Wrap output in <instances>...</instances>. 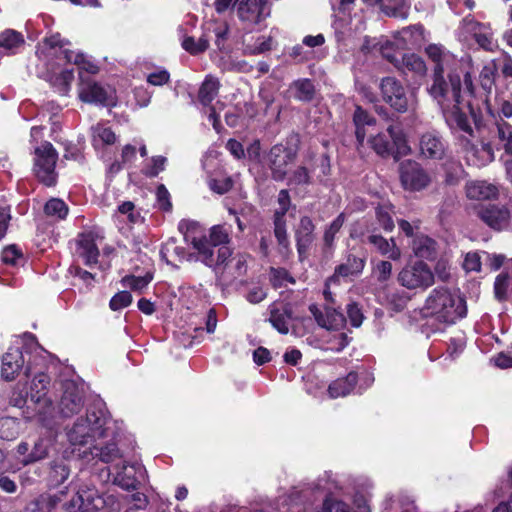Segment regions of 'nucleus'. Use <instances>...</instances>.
Segmentation results:
<instances>
[{"label":"nucleus","instance_id":"6","mask_svg":"<svg viewBox=\"0 0 512 512\" xmlns=\"http://www.w3.org/2000/svg\"><path fill=\"white\" fill-rule=\"evenodd\" d=\"M33 174L37 181L45 187H55L58 182L56 164L58 152L49 141H43L34 149Z\"/></svg>","mask_w":512,"mask_h":512},{"label":"nucleus","instance_id":"19","mask_svg":"<svg viewBox=\"0 0 512 512\" xmlns=\"http://www.w3.org/2000/svg\"><path fill=\"white\" fill-rule=\"evenodd\" d=\"M315 224L311 217L301 216L299 223L294 231L296 249L300 262L305 261L309 256V251L315 241Z\"/></svg>","mask_w":512,"mask_h":512},{"label":"nucleus","instance_id":"41","mask_svg":"<svg viewBox=\"0 0 512 512\" xmlns=\"http://www.w3.org/2000/svg\"><path fill=\"white\" fill-rule=\"evenodd\" d=\"M363 2L370 6L380 4L381 11L389 17H407V11L402 1L394 4H391V0H386V2H383V0H363Z\"/></svg>","mask_w":512,"mask_h":512},{"label":"nucleus","instance_id":"45","mask_svg":"<svg viewBox=\"0 0 512 512\" xmlns=\"http://www.w3.org/2000/svg\"><path fill=\"white\" fill-rule=\"evenodd\" d=\"M69 208L67 204L59 198H51L44 206V212L47 216L65 219L68 215Z\"/></svg>","mask_w":512,"mask_h":512},{"label":"nucleus","instance_id":"34","mask_svg":"<svg viewBox=\"0 0 512 512\" xmlns=\"http://www.w3.org/2000/svg\"><path fill=\"white\" fill-rule=\"evenodd\" d=\"M219 89V80L212 75H207L198 90L199 103L204 107L212 105V102L218 96Z\"/></svg>","mask_w":512,"mask_h":512},{"label":"nucleus","instance_id":"12","mask_svg":"<svg viewBox=\"0 0 512 512\" xmlns=\"http://www.w3.org/2000/svg\"><path fill=\"white\" fill-rule=\"evenodd\" d=\"M399 178L401 185L408 191H422L431 183L427 170L415 160H404L399 165Z\"/></svg>","mask_w":512,"mask_h":512},{"label":"nucleus","instance_id":"13","mask_svg":"<svg viewBox=\"0 0 512 512\" xmlns=\"http://www.w3.org/2000/svg\"><path fill=\"white\" fill-rule=\"evenodd\" d=\"M277 202L279 208H277L273 214L274 236L280 247V252L290 253V241L287 234L285 216L290 209L291 198L287 189H282L279 191Z\"/></svg>","mask_w":512,"mask_h":512},{"label":"nucleus","instance_id":"46","mask_svg":"<svg viewBox=\"0 0 512 512\" xmlns=\"http://www.w3.org/2000/svg\"><path fill=\"white\" fill-rule=\"evenodd\" d=\"M182 48L191 55H199L209 48V40L205 37L196 40L192 36H187L182 41Z\"/></svg>","mask_w":512,"mask_h":512},{"label":"nucleus","instance_id":"29","mask_svg":"<svg viewBox=\"0 0 512 512\" xmlns=\"http://www.w3.org/2000/svg\"><path fill=\"white\" fill-rule=\"evenodd\" d=\"M358 373L350 371L347 375L332 381L327 389L330 398L336 399L349 395L358 383Z\"/></svg>","mask_w":512,"mask_h":512},{"label":"nucleus","instance_id":"2","mask_svg":"<svg viewBox=\"0 0 512 512\" xmlns=\"http://www.w3.org/2000/svg\"><path fill=\"white\" fill-rule=\"evenodd\" d=\"M424 309L438 321L453 324L467 315L465 297L447 287L434 288L425 301Z\"/></svg>","mask_w":512,"mask_h":512},{"label":"nucleus","instance_id":"18","mask_svg":"<svg viewBox=\"0 0 512 512\" xmlns=\"http://www.w3.org/2000/svg\"><path fill=\"white\" fill-rule=\"evenodd\" d=\"M419 150L423 158L440 161L446 159L449 145L439 132L428 131L420 137Z\"/></svg>","mask_w":512,"mask_h":512},{"label":"nucleus","instance_id":"7","mask_svg":"<svg viewBox=\"0 0 512 512\" xmlns=\"http://www.w3.org/2000/svg\"><path fill=\"white\" fill-rule=\"evenodd\" d=\"M387 132L389 136L380 133L369 139L371 148L378 156L384 159L392 157L398 161L411 152L406 136L399 127L390 125Z\"/></svg>","mask_w":512,"mask_h":512},{"label":"nucleus","instance_id":"8","mask_svg":"<svg viewBox=\"0 0 512 512\" xmlns=\"http://www.w3.org/2000/svg\"><path fill=\"white\" fill-rule=\"evenodd\" d=\"M473 214L494 232H504L512 228L510 208L500 203H479L472 206Z\"/></svg>","mask_w":512,"mask_h":512},{"label":"nucleus","instance_id":"52","mask_svg":"<svg viewBox=\"0 0 512 512\" xmlns=\"http://www.w3.org/2000/svg\"><path fill=\"white\" fill-rule=\"evenodd\" d=\"M375 217L379 226L385 232H392L395 224L388 207L379 205L375 209Z\"/></svg>","mask_w":512,"mask_h":512},{"label":"nucleus","instance_id":"42","mask_svg":"<svg viewBox=\"0 0 512 512\" xmlns=\"http://www.w3.org/2000/svg\"><path fill=\"white\" fill-rule=\"evenodd\" d=\"M73 80V69H64L60 73L51 76L50 83L57 93L66 95L70 90Z\"/></svg>","mask_w":512,"mask_h":512},{"label":"nucleus","instance_id":"61","mask_svg":"<svg viewBox=\"0 0 512 512\" xmlns=\"http://www.w3.org/2000/svg\"><path fill=\"white\" fill-rule=\"evenodd\" d=\"M163 254H170L171 256H174L178 261L182 262L187 255V249L183 246L177 245L175 238H169L164 243Z\"/></svg>","mask_w":512,"mask_h":512},{"label":"nucleus","instance_id":"33","mask_svg":"<svg viewBox=\"0 0 512 512\" xmlns=\"http://www.w3.org/2000/svg\"><path fill=\"white\" fill-rule=\"evenodd\" d=\"M67 435L72 445H86L95 438H98V436L94 434V430L83 418L77 419Z\"/></svg>","mask_w":512,"mask_h":512},{"label":"nucleus","instance_id":"21","mask_svg":"<svg viewBox=\"0 0 512 512\" xmlns=\"http://www.w3.org/2000/svg\"><path fill=\"white\" fill-rule=\"evenodd\" d=\"M237 15L240 21L257 25L262 22L268 14L264 13L267 0H235Z\"/></svg>","mask_w":512,"mask_h":512},{"label":"nucleus","instance_id":"50","mask_svg":"<svg viewBox=\"0 0 512 512\" xmlns=\"http://www.w3.org/2000/svg\"><path fill=\"white\" fill-rule=\"evenodd\" d=\"M510 286V275L508 272H501L494 282V295L499 301L507 299L508 289Z\"/></svg>","mask_w":512,"mask_h":512},{"label":"nucleus","instance_id":"4","mask_svg":"<svg viewBox=\"0 0 512 512\" xmlns=\"http://www.w3.org/2000/svg\"><path fill=\"white\" fill-rule=\"evenodd\" d=\"M51 378L45 372H38L35 374L30 391L28 393L30 401L35 405V417L37 421L51 433L54 421L55 408L53 401L47 397Z\"/></svg>","mask_w":512,"mask_h":512},{"label":"nucleus","instance_id":"17","mask_svg":"<svg viewBox=\"0 0 512 512\" xmlns=\"http://www.w3.org/2000/svg\"><path fill=\"white\" fill-rule=\"evenodd\" d=\"M1 377L5 381H13L24 368V374L29 377L32 374V367L28 361L25 365V359L22 350L10 347L1 359Z\"/></svg>","mask_w":512,"mask_h":512},{"label":"nucleus","instance_id":"47","mask_svg":"<svg viewBox=\"0 0 512 512\" xmlns=\"http://www.w3.org/2000/svg\"><path fill=\"white\" fill-rule=\"evenodd\" d=\"M403 66L411 72L416 73L417 75L423 76L426 74L427 67L419 55L415 53L404 54L402 58Z\"/></svg>","mask_w":512,"mask_h":512},{"label":"nucleus","instance_id":"58","mask_svg":"<svg viewBox=\"0 0 512 512\" xmlns=\"http://www.w3.org/2000/svg\"><path fill=\"white\" fill-rule=\"evenodd\" d=\"M132 295L129 291H120L116 293L109 302V307L112 311H119L128 307L132 303Z\"/></svg>","mask_w":512,"mask_h":512},{"label":"nucleus","instance_id":"55","mask_svg":"<svg viewBox=\"0 0 512 512\" xmlns=\"http://www.w3.org/2000/svg\"><path fill=\"white\" fill-rule=\"evenodd\" d=\"M346 313L350 324L353 327L358 328L362 325L365 317L362 311V307L359 303L355 301L348 303L346 306Z\"/></svg>","mask_w":512,"mask_h":512},{"label":"nucleus","instance_id":"30","mask_svg":"<svg viewBox=\"0 0 512 512\" xmlns=\"http://www.w3.org/2000/svg\"><path fill=\"white\" fill-rule=\"evenodd\" d=\"M412 249L416 257L433 261L438 255L437 242L424 234H417L412 241Z\"/></svg>","mask_w":512,"mask_h":512},{"label":"nucleus","instance_id":"39","mask_svg":"<svg viewBox=\"0 0 512 512\" xmlns=\"http://www.w3.org/2000/svg\"><path fill=\"white\" fill-rule=\"evenodd\" d=\"M63 59L67 63H73L78 66L80 70H83L89 74H97L99 72V67L86 59L83 53H74L70 49L63 50Z\"/></svg>","mask_w":512,"mask_h":512},{"label":"nucleus","instance_id":"14","mask_svg":"<svg viewBox=\"0 0 512 512\" xmlns=\"http://www.w3.org/2000/svg\"><path fill=\"white\" fill-rule=\"evenodd\" d=\"M398 281L408 289L427 288L434 282V276L427 264L420 261L412 266L403 268Z\"/></svg>","mask_w":512,"mask_h":512},{"label":"nucleus","instance_id":"22","mask_svg":"<svg viewBox=\"0 0 512 512\" xmlns=\"http://www.w3.org/2000/svg\"><path fill=\"white\" fill-rule=\"evenodd\" d=\"M232 227L228 224H217L213 225L209 231L208 235H202L200 238H204L208 245L209 249H213L218 247L217 251L222 249H226L228 251L227 256V264L229 263L231 256L233 254V249L229 246L232 238Z\"/></svg>","mask_w":512,"mask_h":512},{"label":"nucleus","instance_id":"36","mask_svg":"<svg viewBox=\"0 0 512 512\" xmlns=\"http://www.w3.org/2000/svg\"><path fill=\"white\" fill-rule=\"evenodd\" d=\"M346 220L344 212L338 214V216L325 228L323 233V251L325 253H333L335 250V239L336 235L342 229Z\"/></svg>","mask_w":512,"mask_h":512},{"label":"nucleus","instance_id":"16","mask_svg":"<svg viewBox=\"0 0 512 512\" xmlns=\"http://www.w3.org/2000/svg\"><path fill=\"white\" fill-rule=\"evenodd\" d=\"M98 238V233L93 230L80 232L76 238V255L89 268H93L99 263L100 250L97 245Z\"/></svg>","mask_w":512,"mask_h":512},{"label":"nucleus","instance_id":"28","mask_svg":"<svg viewBox=\"0 0 512 512\" xmlns=\"http://www.w3.org/2000/svg\"><path fill=\"white\" fill-rule=\"evenodd\" d=\"M65 496L66 493L63 491L54 495L42 494L26 505L25 512H59Z\"/></svg>","mask_w":512,"mask_h":512},{"label":"nucleus","instance_id":"56","mask_svg":"<svg viewBox=\"0 0 512 512\" xmlns=\"http://www.w3.org/2000/svg\"><path fill=\"white\" fill-rule=\"evenodd\" d=\"M230 28L227 22L216 23L213 28L215 35V45L219 51H225V43L229 37Z\"/></svg>","mask_w":512,"mask_h":512},{"label":"nucleus","instance_id":"59","mask_svg":"<svg viewBox=\"0 0 512 512\" xmlns=\"http://www.w3.org/2000/svg\"><path fill=\"white\" fill-rule=\"evenodd\" d=\"M353 123L355 126H372L376 124V119L362 106L356 105L353 113Z\"/></svg>","mask_w":512,"mask_h":512},{"label":"nucleus","instance_id":"27","mask_svg":"<svg viewBox=\"0 0 512 512\" xmlns=\"http://www.w3.org/2000/svg\"><path fill=\"white\" fill-rule=\"evenodd\" d=\"M465 192L470 200L490 201L497 200L499 197L498 187L485 180L468 182L465 186Z\"/></svg>","mask_w":512,"mask_h":512},{"label":"nucleus","instance_id":"40","mask_svg":"<svg viewBox=\"0 0 512 512\" xmlns=\"http://www.w3.org/2000/svg\"><path fill=\"white\" fill-rule=\"evenodd\" d=\"M291 89L294 90V98L302 102H310L315 96V86L308 78L295 80Z\"/></svg>","mask_w":512,"mask_h":512},{"label":"nucleus","instance_id":"10","mask_svg":"<svg viewBox=\"0 0 512 512\" xmlns=\"http://www.w3.org/2000/svg\"><path fill=\"white\" fill-rule=\"evenodd\" d=\"M379 91L381 99L391 109L398 113H405L409 108V97L406 87L394 76H386L380 80Z\"/></svg>","mask_w":512,"mask_h":512},{"label":"nucleus","instance_id":"49","mask_svg":"<svg viewBox=\"0 0 512 512\" xmlns=\"http://www.w3.org/2000/svg\"><path fill=\"white\" fill-rule=\"evenodd\" d=\"M310 184H312V177L306 166H298L288 177V185L309 186Z\"/></svg>","mask_w":512,"mask_h":512},{"label":"nucleus","instance_id":"63","mask_svg":"<svg viewBox=\"0 0 512 512\" xmlns=\"http://www.w3.org/2000/svg\"><path fill=\"white\" fill-rule=\"evenodd\" d=\"M151 161L152 164L143 170V174L148 178L157 177L160 172L164 171L167 159L159 155L152 157Z\"/></svg>","mask_w":512,"mask_h":512},{"label":"nucleus","instance_id":"57","mask_svg":"<svg viewBox=\"0 0 512 512\" xmlns=\"http://www.w3.org/2000/svg\"><path fill=\"white\" fill-rule=\"evenodd\" d=\"M156 200L158 207L163 212H171L173 204L171 202V196L164 184H159L156 188Z\"/></svg>","mask_w":512,"mask_h":512},{"label":"nucleus","instance_id":"37","mask_svg":"<svg viewBox=\"0 0 512 512\" xmlns=\"http://www.w3.org/2000/svg\"><path fill=\"white\" fill-rule=\"evenodd\" d=\"M83 420L89 424L94 430V434L98 438L105 436V425L107 417L105 411L101 407L91 406L87 409L86 417Z\"/></svg>","mask_w":512,"mask_h":512},{"label":"nucleus","instance_id":"5","mask_svg":"<svg viewBox=\"0 0 512 512\" xmlns=\"http://www.w3.org/2000/svg\"><path fill=\"white\" fill-rule=\"evenodd\" d=\"M299 143V136L296 134L270 148L267 163L274 181L282 182L287 178L290 165L297 159Z\"/></svg>","mask_w":512,"mask_h":512},{"label":"nucleus","instance_id":"35","mask_svg":"<svg viewBox=\"0 0 512 512\" xmlns=\"http://www.w3.org/2000/svg\"><path fill=\"white\" fill-rule=\"evenodd\" d=\"M497 67L495 63L484 65L479 74L480 87L483 90V103L489 106L490 95L495 87Z\"/></svg>","mask_w":512,"mask_h":512},{"label":"nucleus","instance_id":"24","mask_svg":"<svg viewBox=\"0 0 512 512\" xmlns=\"http://www.w3.org/2000/svg\"><path fill=\"white\" fill-rule=\"evenodd\" d=\"M451 75H459L458 73L451 72L448 74V81L444 78V67L440 65L434 66L432 74V84L428 88V92L433 99L439 104L443 105L445 101L452 100L451 92Z\"/></svg>","mask_w":512,"mask_h":512},{"label":"nucleus","instance_id":"48","mask_svg":"<svg viewBox=\"0 0 512 512\" xmlns=\"http://www.w3.org/2000/svg\"><path fill=\"white\" fill-rule=\"evenodd\" d=\"M115 482L118 486L127 491L136 490L140 484L139 480L135 476L133 468L128 470L126 467L122 472L117 474Z\"/></svg>","mask_w":512,"mask_h":512},{"label":"nucleus","instance_id":"20","mask_svg":"<svg viewBox=\"0 0 512 512\" xmlns=\"http://www.w3.org/2000/svg\"><path fill=\"white\" fill-rule=\"evenodd\" d=\"M52 443L51 436H40L34 441L32 447L28 442H21L17 446V453L23 456L22 463L29 465L45 459L49 454Z\"/></svg>","mask_w":512,"mask_h":512},{"label":"nucleus","instance_id":"1","mask_svg":"<svg viewBox=\"0 0 512 512\" xmlns=\"http://www.w3.org/2000/svg\"><path fill=\"white\" fill-rule=\"evenodd\" d=\"M451 92L454 104L442 106V114L446 125L452 134H459L466 152L476 155L477 146L472 143L476 133L484 127V118L480 108H475L471 102L467 103L468 112L460 106L462 103V81L460 75H451Z\"/></svg>","mask_w":512,"mask_h":512},{"label":"nucleus","instance_id":"43","mask_svg":"<svg viewBox=\"0 0 512 512\" xmlns=\"http://www.w3.org/2000/svg\"><path fill=\"white\" fill-rule=\"evenodd\" d=\"M70 469L63 461H53L49 471V481L52 485L59 486L63 484L69 477Z\"/></svg>","mask_w":512,"mask_h":512},{"label":"nucleus","instance_id":"32","mask_svg":"<svg viewBox=\"0 0 512 512\" xmlns=\"http://www.w3.org/2000/svg\"><path fill=\"white\" fill-rule=\"evenodd\" d=\"M366 241L373 245L381 255L388 256L391 260L396 261L401 257V251L397 247L394 238L387 240L381 235L372 233L367 236Z\"/></svg>","mask_w":512,"mask_h":512},{"label":"nucleus","instance_id":"44","mask_svg":"<svg viewBox=\"0 0 512 512\" xmlns=\"http://www.w3.org/2000/svg\"><path fill=\"white\" fill-rule=\"evenodd\" d=\"M153 275L147 272L144 276L126 275L121 279L124 287L130 288L132 291L141 293L152 281Z\"/></svg>","mask_w":512,"mask_h":512},{"label":"nucleus","instance_id":"38","mask_svg":"<svg viewBox=\"0 0 512 512\" xmlns=\"http://www.w3.org/2000/svg\"><path fill=\"white\" fill-rule=\"evenodd\" d=\"M444 171V182L446 185H458L465 176V170L460 161L453 158L445 159L442 165Z\"/></svg>","mask_w":512,"mask_h":512},{"label":"nucleus","instance_id":"11","mask_svg":"<svg viewBox=\"0 0 512 512\" xmlns=\"http://www.w3.org/2000/svg\"><path fill=\"white\" fill-rule=\"evenodd\" d=\"M490 136V142L482 143L481 146V151L486 154L487 160L494 159V148L512 158V124L507 120H499L496 127L490 128Z\"/></svg>","mask_w":512,"mask_h":512},{"label":"nucleus","instance_id":"54","mask_svg":"<svg viewBox=\"0 0 512 512\" xmlns=\"http://www.w3.org/2000/svg\"><path fill=\"white\" fill-rule=\"evenodd\" d=\"M96 455L99 459L104 463H110L114 461L116 458L120 457V450L116 443H107L106 445L96 448Z\"/></svg>","mask_w":512,"mask_h":512},{"label":"nucleus","instance_id":"15","mask_svg":"<svg viewBox=\"0 0 512 512\" xmlns=\"http://www.w3.org/2000/svg\"><path fill=\"white\" fill-rule=\"evenodd\" d=\"M79 98L84 103L96 104L103 107H115L117 100L112 92L91 79L83 80L79 87Z\"/></svg>","mask_w":512,"mask_h":512},{"label":"nucleus","instance_id":"31","mask_svg":"<svg viewBox=\"0 0 512 512\" xmlns=\"http://www.w3.org/2000/svg\"><path fill=\"white\" fill-rule=\"evenodd\" d=\"M365 264L366 259L364 257H358L354 254H349L344 263H341L335 267L334 274L331 279L337 277H357L363 272Z\"/></svg>","mask_w":512,"mask_h":512},{"label":"nucleus","instance_id":"26","mask_svg":"<svg viewBox=\"0 0 512 512\" xmlns=\"http://www.w3.org/2000/svg\"><path fill=\"white\" fill-rule=\"evenodd\" d=\"M269 318L268 321L272 327L280 334L286 335L289 333V321L292 319L293 310L289 303L279 306L277 303H272L268 307Z\"/></svg>","mask_w":512,"mask_h":512},{"label":"nucleus","instance_id":"53","mask_svg":"<svg viewBox=\"0 0 512 512\" xmlns=\"http://www.w3.org/2000/svg\"><path fill=\"white\" fill-rule=\"evenodd\" d=\"M23 257L21 248L16 244L7 245L1 251V260L6 265L15 266Z\"/></svg>","mask_w":512,"mask_h":512},{"label":"nucleus","instance_id":"23","mask_svg":"<svg viewBox=\"0 0 512 512\" xmlns=\"http://www.w3.org/2000/svg\"><path fill=\"white\" fill-rule=\"evenodd\" d=\"M309 311L313 315L316 323L321 328L327 330H339L346 324V318L344 314L333 307H325V311L322 312L317 304H310Z\"/></svg>","mask_w":512,"mask_h":512},{"label":"nucleus","instance_id":"3","mask_svg":"<svg viewBox=\"0 0 512 512\" xmlns=\"http://www.w3.org/2000/svg\"><path fill=\"white\" fill-rule=\"evenodd\" d=\"M119 502L115 495L101 494L95 487L82 486L71 500L62 504L65 512H98L107 509L109 512L119 510Z\"/></svg>","mask_w":512,"mask_h":512},{"label":"nucleus","instance_id":"60","mask_svg":"<svg viewBox=\"0 0 512 512\" xmlns=\"http://www.w3.org/2000/svg\"><path fill=\"white\" fill-rule=\"evenodd\" d=\"M208 185L213 192L223 195L233 188L234 182L230 176H227L221 179H210Z\"/></svg>","mask_w":512,"mask_h":512},{"label":"nucleus","instance_id":"51","mask_svg":"<svg viewBox=\"0 0 512 512\" xmlns=\"http://www.w3.org/2000/svg\"><path fill=\"white\" fill-rule=\"evenodd\" d=\"M270 282L274 288H280L284 286L286 282L295 283V279L291 276L289 271L285 268H270Z\"/></svg>","mask_w":512,"mask_h":512},{"label":"nucleus","instance_id":"62","mask_svg":"<svg viewBox=\"0 0 512 512\" xmlns=\"http://www.w3.org/2000/svg\"><path fill=\"white\" fill-rule=\"evenodd\" d=\"M372 274L380 283L387 282L392 274V264L389 261L381 260L373 268Z\"/></svg>","mask_w":512,"mask_h":512},{"label":"nucleus","instance_id":"25","mask_svg":"<svg viewBox=\"0 0 512 512\" xmlns=\"http://www.w3.org/2000/svg\"><path fill=\"white\" fill-rule=\"evenodd\" d=\"M83 405L84 398L79 388L74 383L66 384L59 403L61 415L68 418L78 414Z\"/></svg>","mask_w":512,"mask_h":512},{"label":"nucleus","instance_id":"9","mask_svg":"<svg viewBox=\"0 0 512 512\" xmlns=\"http://www.w3.org/2000/svg\"><path fill=\"white\" fill-rule=\"evenodd\" d=\"M190 243L196 252L187 251V255L184 260L188 262L200 261L202 264L208 268H211L216 273L219 270H224L227 267V256L229 254L226 249L217 251V255L215 256L213 249L208 248L204 238L192 237Z\"/></svg>","mask_w":512,"mask_h":512},{"label":"nucleus","instance_id":"64","mask_svg":"<svg viewBox=\"0 0 512 512\" xmlns=\"http://www.w3.org/2000/svg\"><path fill=\"white\" fill-rule=\"evenodd\" d=\"M70 42L67 39L62 38L61 34L56 32L51 34L50 36H46L43 39V45L49 49H60V54L63 56V50H65V46L69 45Z\"/></svg>","mask_w":512,"mask_h":512}]
</instances>
